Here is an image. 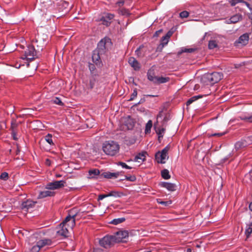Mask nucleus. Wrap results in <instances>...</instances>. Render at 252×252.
I'll list each match as a JSON object with an SVG mask.
<instances>
[{"label": "nucleus", "instance_id": "8", "mask_svg": "<svg viewBox=\"0 0 252 252\" xmlns=\"http://www.w3.org/2000/svg\"><path fill=\"white\" fill-rule=\"evenodd\" d=\"M115 239L113 236H105L99 240V244L101 246L108 248L113 244Z\"/></svg>", "mask_w": 252, "mask_h": 252}, {"label": "nucleus", "instance_id": "29", "mask_svg": "<svg viewBox=\"0 0 252 252\" xmlns=\"http://www.w3.org/2000/svg\"><path fill=\"white\" fill-rule=\"evenodd\" d=\"M241 19V16L240 15H235L231 17L229 19V23H235L238 22Z\"/></svg>", "mask_w": 252, "mask_h": 252}, {"label": "nucleus", "instance_id": "61", "mask_svg": "<svg viewBox=\"0 0 252 252\" xmlns=\"http://www.w3.org/2000/svg\"><path fill=\"white\" fill-rule=\"evenodd\" d=\"M187 252H192V250L190 248H188L186 250Z\"/></svg>", "mask_w": 252, "mask_h": 252}, {"label": "nucleus", "instance_id": "14", "mask_svg": "<svg viewBox=\"0 0 252 252\" xmlns=\"http://www.w3.org/2000/svg\"><path fill=\"white\" fill-rule=\"evenodd\" d=\"M161 187L166 189L168 191H174L176 189V185L174 183L163 182L160 184Z\"/></svg>", "mask_w": 252, "mask_h": 252}, {"label": "nucleus", "instance_id": "51", "mask_svg": "<svg viewBox=\"0 0 252 252\" xmlns=\"http://www.w3.org/2000/svg\"><path fill=\"white\" fill-rule=\"evenodd\" d=\"M169 120V117L167 115L165 116L164 117L163 119L162 122V126H164L168 122V121Z\"/></svg>", "mask_w": 252, "mask_h": 252}, {"label": "nucleus", "instance_id": "38", "mask_svg": "<svg viewBox=\"0 0 252 252\" xmlns=\"http://www.w3.org/2000/svg\"><path fill=\"white\" fill-rule=\"evenodd\" d=\"M232 156V153H230L224 158H222L220 161V164L228 163L229 162L228 161L229 158Z\"/></svg>", "mask_w": 252, "mask_h": 252}, {"label": "nucleus", "instance_id": "41", "mask_svg": "<svg viewBox=\"0 0 252 252\" xmlns=\"http://www.w3.org/2000/svg\"><path fill=\"white\" fill-rule=\"evenodd\" d=\"M117 165L121 166L123 168H125L126 169H130L132 168V167L127 165L126 163L123 162H118L117 163Z\"/></svg>", "mask_w": 252, "mask_h": 252}, {"label": "nucleus", "instance_id": "58", "mask_svg": "<svg viewBox=\"0 0 252 252\" xmlns=\"http://www.w3.org/2000/svg\"><path fill=\"white\" fill-rule=\"evenodd\" d=\"M246 5V6L250 9H251V6H250V4L247 1H243Z\"/></svg>", "mask_w": 252, "mask_h": 252}, {"label": "nucleus", "instance_id": "37", "mask_svg": "<svg viewBox=\"0 0 252 252\" xmlns=\"http://www.w3.org/2000/svg\"><path fill=\"white\" fill-rule=\"evenodd\" d=\"M51 101L56 104H58L60 106H63V103L61 99L58 97H56L55 98L52 99Z\"/></svg>", "mask_w": 252, "mask_h": 252}, {"label": "nucleus", "instance_id": "6", "mask_svg": "<svg viewBox=\"0 0 252 252\" xmlns=\"http://www.w3.org/2000/svg\"><path fill=\"white\" fill-rule=\"evenodd\" d=\"M70 231L71 230L68 229V227L62 222L57 227L56 234L58 236H61L62 238H66L68 236Z\"/></svg>", "mask_w": 252, "mask_h": 252}, {"label": "nucleus", "instance_id": "60", "mask_svg": "<svg viewBox=\"0 0 252 252\" xmlns=\"http://www.w3.org/2000/svg\"><path fill=\"white\" fill-rule=\"evenodd\" d=\"M250 210L252 211V202L249 205Z\"/></svg>", "mask_w": 252, "mask_h": 252}, {"label": "nucleus", "instance_id": "24", "mask_svg": "<svg viewBox=\"0 0 252 252\" xmlns=\"http://www.w3.org/2000/svg\"><path fill=\"white\" fill-rule=\"evenodd\" d=\"M89 178H95L100 174V171L97 169H93L89 171Z\"/></svg>", "mask_w": 252, "mask_h": 252}, {"label": "nucleus", "instance_id": "5", "mask_svg": "<svg viewBox=\"0 0 252 252\" xmlns=\"http://www.w3.org/2000/svg\"><path fill=\"white\" fill-rule=\"evenodd\" d=\"M36 56V51L33 45H30L25 51L24 57H22L23 59H27L29 61H32L34 59Z\"/></svg>", "mask_w": 252, "mask_h": 252}, {"label": "nucleus", "instance_id": "47", "mask_svg": "<svg viewBox=\"0 0 252 252\" xmlns=\"http://www.w3.org/2000/svg\"><path fill=\"white\" fill-rule=\"evenodd\" d=\"M232 6L235 5L237 3L243 1V0H228Z\"/></svg>", "mask_w": 252, "mask_h": 252}, {"label": "nucleus", "instance_id": "35", "mask_svg": "<svg viewBox=\"0 0 252 252\" xmlns=\"http://www.w3.org/2000/svg\"><path fill=\"white\" fill-rule=\"evenodd\" d=\"M114 193H116V192H111L108 194H100L98 197V200H101L106 197L111 196H116V195L114 194Z\"/></svg>", "mask_w": 252, "mask_h": 252}, {"label": "nucleus", "instance_id": "7", "mask_svg": "<svg viewBox=\"0 0 252 252\" xmlns=\"http://www.w3.org/2000/svg\"><path fill=\"white\" fill-rule=\"evenodd\" d=\"M76 215H71L69 214L65 219V220L62 222L64 224L68 229L70 230H72L73 227L75 225V217Z\"/></svg>", "mask_w": 252, "mask_h": 252}, {"label": "nucleus", "instance_id": "49", "mask_svg": "<svg viewBox=\"0 0 252 252\" xmlns=\"http://www.w3.org/2000/svg\"><path fill=\"white\" fill-rule=\"evenodd\" d=\"M126 179L131 182H134L136 179L135 176H126Z\"/></svg>", "mask_w": 252, "mask_h": 252}, {"label": "nucleus", "instance_id": "33", "mask_svg": "<svg viewBox=\"0 0 252 252\" xmlns=\"http://www.w3.org/2000/svg\"><path fill=\"white\" fill-rule=\"evenodd\" d=\"M201 97H202V96L200 95L193 96L188 99V100L187 101L186 104L187 106L189 105L193 102L197 100L198 98H200Z\"/></svg>", "mask_w": 252, "mask_h": 252}, {"label": "nucleus", "instance_id": "36", "mask_svg": "<svg viewBox=\"0 0 252 252\" xmlns=\"http://www.w3.org/2000/svg\"><path fill=\"white\" fill-rule=\"evenodd\" d=\"M40 249V247L36 242V244L32 247L30 252H39Z\"/></svg>", "mask_w": 252, "mask_h": 252}, {"label": "nucleus", "instance_id": "57", "mask_svg": "<svg viewBox=\"0 0 252 252\" xmlns=\"http://www.w3.org/2000/svg\"><path fill=\"white\" fill-rule=\"evenodd\" d=\"M171 35H172V32H168L165 36L167 37V38L169 39V38Z\"/></svg>", "mask_w": 252, "mask_h": 252}, {"label": "nucleus", "instance_id": "19", "mask_svg": "<svg viewBox=\"0 0 252 252\" xmlns=\"http://www.w3.org/2000/svg\"><path fill=\"white\" fill-rule=\"evenodd\" d=\"M54 195L55 192L54 191H51L49 190H44L40 191L39 193L37 198L38 199H41L48 196H53Z\"/></svg>", "mask_w": 252, "mask_h": 252}, {"label": "nucleus", "instance_id": "27", "mask_svg": "<svg viewBox=\"0 0 252 252\" xmlns=\"http://www.w3.org/2000/svg\"><path fill=\"white\" fill-rule=\"evenodd\" d=\"M153 126L152 121L150 120L148 121L147 123L146 124L145 129V133L146 134L150 133L151 132V129Z\"/></svg>", "mask_w": 252, "mask_h": 252}, {"label": "nucleus", "instance_id": "63", "mask_svg": "<svg viewBox=\"0 0 252 252\" xmlns=\"http://www.w3.org/2000/svg\"><path fill=\"white\" fill-rule=\"evenodd\" d=\"M20 67V64H19L18 66H16V68H19Z\"/></svg>", "mask_w": 252, "mask_h": 252}, {"label": "nucleus", "instance_id": "16", "mask_svg": "<svg viewBox=\"0 0 252 252\" xmlns=\"http://www.w3.org/2000/svg\"><path fill=\"white\" fill-rule=\"evenodd\" d=\"M41 249L45 246H49L52 245L53 242L51 239L44 238L37 241Z\"/></svg>", "mask_w": 252, "mask_h": 252}, {"label": "nucleus", "instance_id": "34", "mask_svg": "<svg viewBox=\"0 0 252 252\" xmlns=\"http://www.w3.org/2000/svg\"><path fill=\"white\" fill-rule=\"evenodd\" d=\"M217 46H218V44H217V43L216 40H212L209 41V43H208V48L210 49H213L217 47Z\"/></svg>", "mask_w": 252, "mask_h": 252}, {"label": "nucleus", "instance_id": "1", "mask_svg": "<svg viewBox=\"0 0 252 252\" xmlns=\"http://www.w3.org/2000/svg\"><path fill=\"white\" fill-rule=\"evenodd\" d=\"M120 145L116 141L109 140L102 145V150L107 156L113 157L117 155L120 151Z\"/></svg>", "mask_w": 252, "mask_h": 252}, {"label": "nucleus", "instance_id": "10", "mask_svg": "<svg viewBox=\"0 0 252 252\" xmlns=\"http://www.w3.org/2000/svg\"><path fill=\"white\" fill-rule=\"evenodd\" d=\"M162 117V112L160 111L158 115H157V121L154 124V127L156 129V133L158 135V139L159 140L160 138H162L163 136L165 129L164 128H158L157 129V125L158 124V119L159 118H161Z\"/></svg>", "mask_w": 252, "mask_h": 252}, {"label": "nucleus", "instance_id": "42", "mask_svg": "<svg viewBox=\"0 0 252 252\" xmlns=\"http://www.w3.org/2000/svg\"><path fill=\"white\" fill-rule=\"evenodd\" d=\"M96 82V79L95 78L94 76H93L90 80L89 82V86L90 89H92L94 88L95 84Z\"/></svg>", "mask_w": 252, "mask_h": 252}, {"label": "nucleus", "instance_id": "44", "mask_svg": "<svg viewBox=\"0 0 252 252\" xmlns=\"http://www.w3.org/2000/svg\"><path fill=\"white\" fill-rule=\"evenodd\" d=\"M137 95V92L136 89L133 90L132 94H131L130 98L128 99L129 101L133 100Z\"/></svg>", "mask_w": 252, "mask_h": 252}, {"label": "nucleus", "instance_id": "4", "mask_svg": "<svg viewBox=\"0 0 252 252\" xmlns=\"http://www.w3.org/2000/svg\"><path fill=\"white\" fill-rule=\"evenodd\" d=\"M206 79L213 85L219 82L223 78V74L221 72H214L211 73H208L206 75Z\"/></svg>", "mask_w": 252, "mask_h": 252}, {"label": "nucleus", "instance_id": "28", "mask_svg": "<svg viewBox=\"0 0 252 252\" xmlns=\"http://www.w3.org/2000/svg\"><path fill=\"white\" fill-rule=\"evenodd\" d=\"M44 139L50 146L54 145L52 134L48 133L44 136Z\"/></svg>", "mask_w": 252, "mask_h": 252}, {"label": "nucleus", "instance_id": "26", "mask_svg": "<svg viewBox=\"0 0 252 252\" xmlns=\"http://www.w3.org/2000/svg\"><path fill=\"white\" fill-rule=\"evenodd\" d=\"M148 79L154 83H155L157 78V76H155L153 70H149L147 72Z\"/></svg>", "mask_w": 252, "mask_h": 252}, {"label": "nucleus", "instance_id": "45", "mask_svg": "<svg viewBox=\"0 0 252 252\" xmlns=\"http://www.w3.org/2000/svg\"><path fill=\"white\" fill-rule=\"evenodd\" d=\"M189 16V12L187 11H183L180 13V17L182 18H187Z\"/></svg>", "mask_w": 252, "mask_h": 252}, {"label": "nucleus", "instance_id": "54", "mask_svg": "<svg viewBox=\"0 0 252 252\" xmlns=\"http://www.w3.org/2000/svg\"><path fill=\"white\" fill-rule=\"evenodd\" d=\"M225 133H226V132L215 133L214 134H213L212 135L213 136H222V135H224Z\"/></svg>", "mask_w": 252, "mask_h": 252}, {"label": "nucleus", "instance_id": "46", "mask_svg": "<svg viewBox=\"0 0 252 252\" xmlns=\"http://www.w3.org/2000/svg\"><path fill=\"white\" fill-rule=\"evenodd\" d=\"M8 178V174L7 172H3L0 175V179L3 180H7Z\"/></svg>", "mask_w": 252, "mask_h": 252}, {"label": "nucleus", "instance_id": "64", "mask_svg": "<svg viewBox=\"0 0 252 252\" xmlns=\"http://www.w3.org/2000/svg\"><path fill=\"white\" fill-rule=\"evenodd\" d=\"M147 96H151V97H154V96H155V95H148Z\"/></svg>", "mask_w": 252, "mask_h": 252}, {"label": "nucleus", "instance_id": "40", "mask_svg": "<svg viewBox=\"0 0 252 252\" xmlns=\"http://www.w3.org/2000/svg\"><path fill=\"white\" fill-rule=\"evenodd\" d=\"M157 202L158 204L164 205L165 206H168L172 203V201L171 200L167 201H161V200L160 199H157Z\"/></svg>", "mask_w": 252, "mask_h": 252}, {"label": "nucleus", "instance_id": "11", "mask_svg": "<svg viewBox=\"0 0 252 252\" xmlns=\"http://www.w3.org/2000/svg\"><path fill=\"white\" fill-rule=\"evenodd\" d=\"M114 15L111 13H107L105 14L100 19L102 24L106 26H109L111 23L112 20L114 18Z\"/></svg>", "mask_w": 252, "mask_h": 252}, {"label": "nucleus", "instance_id": "12", "mask_svg": "<svg viewBox=\"0 0 252 252\" xmlns=\"http://www.w3.org/2000/svg\"><path fill=\"white\" fill-rule=\"evenodd\" d=\"M103 55L99 53L98 50H94L92 54V60L93 62L97 66H100L101 64V61L100 59V56Z\"/></svg>", "mask_w": 252, "mask_h": 252}, {"label": "nucleus", "instance_id": "30", "mask_svg": "<svg viewBox=\"0 0 252 252\" xmlns=\"http://www.w3.org/2000/svg\"><path fill=\"white\" fill-rule=\"evenodd\" d=\"M125 220L126 219L125 218L114 219L110 222V223L114 224V225H117L118 224H120V223L124 222Z\"/></svg>", "mask_w": 252, "mask_h": 252}, {"label": "nucleus", "instance_id": "22", "mask_svg": "<svg viewBox=\"0 0 252 252\" xmlns=\"http://www.w3.org/2000/svg\"><path fill=\"white\" fill-rule=\"evenodd\" d=\"M248 145V142L242 139L235 144V149L236 151L246 147Z\"/></svg>", "mask_w": 252, "mask_h": 252}, {"label": "nucleus", "instance_id": "32", "mask_svg": "<svg viewBox=\"0 0 252 252\" xmlns=\"http://www.w3.org/2000/svg\"><path fill=\"white\" fill-rule=\"evenodd\" d=\"M162 177L165 180H168L170 178L169 171L167 169H163L161 172Z\"/></svg>", "mask_w": 252, "mask_h": 252}, {"label": "nucleus", "instance_id": "20", "mask_svg": "<svg viewBox=\"0 0 252 252\" xmlns=\"http://www.w3.org/2000/svg\"><path fill=\"white\" fill-rule=\"evenodd\" d=\"M120 172L111 173L110 172H104L101 175L107 179H116L119 177Z\"/></svg>", "mask_w": 252, "mask_h": 252}, {"label": "nucleus", "instance_id": "9", "mask_svg": "<svg viewBox=\"0 0 252 252\" xmlns=\"http://www.w3.org/2000/svg\"><path fill=\"white\" fill-rule=\"evenodd\" d=\"M65 183V182L63 180L56 181L47 184L45 188L48 189H56L64 187Z\"/></svg>", "mask_w": 252, "mask_h": 252}, {"label": "nucleus", "instance_id": "52", "mask_svg": "<svg viewBox=\"0 0 252 252\" xmlns=\"http://www.w3.org/2000/svg\"><path fill=\"white\" fill-rule=\"evenodd\" d=\"M140 48H141V47H139L135 51V54L137 57L141 56V54L140 52Z\"/></svg>", "mask_w": 252, "mask_h": 252}, {"label": "nucleus", "instance_id": "23", "mask_svg": "<svg viewBox=\"0 0 252 252\" xmlns=\"http://www.w3.org/2000/svg\"><path fill=\"white\" fill-rule=\"evenodd\" d=\"M117 12L118 14L122 16L128 17L130 15V10L128 9H126L125 7L121 8H118Z\"/></svg>", "mask_w": 252, "mask_h": 252}, {"label": "nucleus", "instance_id": "2", "mask_svg": "<svg viewBox=\"0 0 252 252\" xmlns=\"http://www.w3.org/2000/svg\"><path fill=\"white\" fill-rule=\"evenodd\" d=\"M112 45L110 38L105 37L102 39L97 44V48L95 50H98L100 54H104L106 51Z\"/></svg>", "mask_w": 252, "mask_h": 252}, {"label": "nucleus", "instance_id": "53", "mask_svg": "<svg viewBox=\"0 0 252 252\" xmlns=\"http://www.w3.org/2000/svg\"><path fill=\"white\" fill-rule=\"evenodd\" d=\"M11 134H12V136L13 137V139L15 140H17L18 138L16 137V133L14 131V130H12Z\"/></svg>", "mask_w": 252, "mask_h": 252}, {"label": "nucleus", "instance_id": "43", "mask_svg": "<svg viewBox=\"0 0 252 252\" xmlns=\"http://www.w3.org/2000/svg\"><path fill=\"white\" fill-rule=\"evenodd\" d=\"M125 1L124 0H120L115 3V7H118V8H123Z\"/></svg>", "mask_w": 252, "mask_h": 252}, {"label": "nucleus", "instance_id": "21", "mask_svg": "<svg viewBox=\"0 0 252 252\" xmlns=\"http://www.w3.org/2000/svg\"><path fill=\"white\" fill-rule=\"evenodd\" d=\"M249 39V34L248 33H244L239 37L238 39V43L243 45H245L248 43Z\"/></svg>", "mask_w": 252, "mask_h": 252}, {"label": "nucleus", "instance_id": "3", "mask_svg": "<svg viewBox=\"0 0 252 252\" xmlns=\"http://www.w3.org/2000/svg\"><path fill=\"white\" fill-rule=\"evenodd\" d=\"M169 150V145H167L161 152L158 151L155 154V158L158 163H165L168 158V152Z\"/></svg>", "mask_w": 252, "mask_h": 252}, {"label": "nucleus", "instance_id": "62", "mask_svg": "<svg viewBox=\"0 0 252 252\" xmlns=\"http://www.w3.org/2000/svg\"><path fill=\"white\" fill-rule=\"evenodd\" d=\"M122 234H123V235H124V234L125 235V236H124V237H126V235H127V233H126V232H122Z\"/></svg>", "mask_w": 252, "mask_h": 252}, {"label": "nucleus", "instance_id": "56", "mask_svg": "<svg viewBox=\"0 0 252 252\" xmlns=\"http://www.w3.org/2000/svg\"><path fill=\"white\" fill-rule=\"evenodd\" d=\"M162 30H159L157 31H156L154 34V36H158V34L161 32H162Z\"/></svg>", "mask_w": 252, "mask_h": 252}, {"label": "nucleus", "instance_id": "55", "mask_svg": "<svg viewBox=\"0 0 252 252\" xmlns=\"http://www.w3.org/2000/svg\"><path fill=\"white\" fill-rule=\"evenodd\" d=\"M93 252H103V250L99 248H95Z\"/></svg>", "mask_w": 252, "mask_h": 252}, {"label": "nucleus", "instance_id": "59", "mask_svg": "<svg viewBox=\"0 0 252 252\" xmlns=\"http://www.w3.org/2000/svg\"><path fill=\"white\" fill-rule=\"evenodd\" d=\"M133 126V124H130L129 126H127V128L128 129H132Z\"/></svg>", "mask_w": 252, "mask_h": 252}, {"label": "nucleus", "instance_id": "17", "mask_svg": "<svg viewBox=\"0 0 252 252\" xmlns=\"http://www.w3.org/2000/svg\"><path fill=\"white\" fill-rule=\"evenodd\" d=\"M238 118L245 122L252 123V114L245 113L238 116Z\"/></svg>", "mask_w": 252, "mask_h": 252}, {"label": "nucleus", "instance_id": "31", "mask_svg": "<svg viewBox=\"0 0 252 252\" xmlns=\"http://www.w3.org/2000/svg\"><path fill=\"white\" fill-rule=\"evenodd\" d=\"M252 233V220L249 224H247L245 231V234L247 237L248 238Z\"/></svg>", "mask_w": 252, "mask_h": 252}, {"label": "nucleus", "instance_id": "13", "mask_svg": "<svg viewBox=\"0 0 252 252\" xmlns=\"http://www.w3.org/2000/svg\"><path fill=\"white\" fill-rule=\"evenodd\" d=\"M128 63L135 71L140 69L141 67L140 64L134 57H130L128 59Z\"/></svg>", "mask_w": 252, "mask_h": 252}, {"label": "nucleus", "instance_id": "15", "mask_svg": "<svg viewBox=\"0 0 252 252\" xmlns=\"http://www.w3.org/2000/svg\"><path fill=\"white\" fill-rule=\"evenodd\" d=\"M34 205L35 202L32 200H28L22 203L21 208L23 210L28 211L29 209L32 208Z\"/></svg>", "mask_w": 252, "mask_h": 252}, {"label": "nucleus", "instance_id": "48", "mask_svg": "<svg viewBox=\"0 0 252 252\" xmlns=\"http://www.w3.org/2000/svg\"><path fill=\"white\" fill-rule=\"evenodd\" d=\"M89 68L92 73L95 70V65L93 63H89Z\"/></svg>", "mask_w": 252, "mask_h": 252}, {"label": "nucleus", "instance_id": "50", "mask_svg": "<svg viewBox=\"0 0 252 252\" xmlns=\"http://www.w3.org/2000/svg\"><path fill=\"white\" fill-rule=\"evenodd\" d=\"M169 39L167 38L165 36H164L161 38L162 44L163 45L167 44L168 42Z\"/></svg>", "mask_w": 252, "mask_h": 252}, {"label": "nucleus", "instance_id": "25", "mask_svg": "<svg viewBox=\"0 0 252 252\" xmlns=\"http://www.w3.org/2000/svg\"><path fill=\"white\" fill-rule=\"evenodd\" d=\"M156 81L155 82V84H163L166 82H167L169 81L170 78L168 77H157Z\"/></svg>", "mask_w": 252, "mask_h": 252}, {"label": "nucleus", "instance_id": "39", "mask_svg": "<svg viewBox=\"0 0 252 252\" xmlns=\"http://www.w3.org/2000/svg\"><path fill=\"white\" fill-rule=\"evenodd\" d=\"M195 49L193 48H182L181 49V51L179 52V54H180L182 53H192L194 52Z\"/></svg>", "mask_w": 252, "mask_h": 252}, {"label": "nucleus", "instance_id": "18", "mask_svg": "<svg viewBox=\"0 0 252 252\" xmlns=\"http://www.w3.org/2000/svg\"><path fill=\"white\" fill-rule=\"evenodd\" d=\"M146 154H147V153L145 152H142L141 153H139L135 157L133 160H132V159L128 160H127V162H129L130 161H134L135 162H143L145 160Z\"/></svg>", "mask_w": 252, "mask_h": 252}]
</instances>
